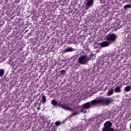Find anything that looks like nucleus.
<instances>
[{"instance_id":"nucleus-4","label":"nucleus","mask_w":131,"mask_h":131,"mask_svg":"<svg viewBox=\"0 0 131 131\" xmlns=\"http://www.w3.org/2000/svg\"><path fill=\"white\" fill-rule=\"evenodd\" d=\"M117 38V35L116 34H108V35L106 36V40H108L109 42H115Z\"/></svg>"},{"instance_id":"nucleus-18","label":"nucleus","mask_w":131,"mask_h":131,"mask_svg":"<svg viewBox=\"0 0 131 131\" xmlns=\"http://www.w3.org/2000/svg\"><path fill=\"white\" fill-rule=\"evenodd\" d=\"M55 123L56 126H59L61 125V124H63V122H60V121H56Z\"/></svg>"},{"instance_id":"nucleus-24","label":"nucleus","mask_w":131,"mask_h":131,"mask_svg":"<svg viewBox=\"0 0 131 131\" xmlns=\"http://www.w3.org/2000/svg\"><path fill=\"white\" fill-rule=\"evenodd\" d=\"M129 1V2H130V3H131V0H128Z\"/></svg>"},{"instance_id":"nucleus-23","label":"nucleus","mask_w":131,"mask_h":131,"mask_svg":"<svg viewBox=\"0 0 131 131\" xmlns=\"http://www.w3.org/2000/svg\"><path fill=\"white\" fill-rule=\"evenodd\" d=\"M130 129H131V123H130Z\"/></svg>"},{"instance_id":"nucleus-1","label":"nucleus","mask_w":131,"mask_h":131,"mask_svg":"<svg viewBox=\"0 0 131 131\" xmlns=\"http://www.w3.org/2000/svg\"><path fill=\"white\" fill-rule=\"evenodd\" d=\"M112 102H113L112 98L103 97L99 99H94L90 102H86L82 106L86 109L94 108L95 105L101 104V105H109Z\"/></svg>"},{"instance_id":"nucleus-10","label":"nucleus","mask_w":131,"mask_h":131,"mask_svg":"<svg viewBox=\"0 0 131 131\" xmlns=\"http://www.w3.org/2000/svg\"><path fill=\"white\" fill-rule=\"evenodd\" d=\"M47 102V97H46V95L42 96V99L41 101V103L42 104H45V103Z\"/></svg>"},{"instance_id":"nucleus-7","label":"nucleus","mask_w":131,"mask_h":131,"mask_svg":"<svg viewBox=\"0 0 131 131\" xmlns=\"http://www.w3.org/2000/svg\"><path fill=\"white\" fill-rule=\"evenodd\" d=\"M93 4H94V0H87V3L86 4V8H90V7L93 6Z\"/></svg>"},{"instance_id":"nucleus-13","label":"nucleus","mask_w":131,"mask_h":131,"mask_svg":"<svg viewBox=\"0 0 131 131\" xmlns=\"http://www.w3.org/2000/svg\"><path fill=\"white\" fill-rule=\"evenodd\" d=\"M131 90V86H126L124 88V91L126 92L130 91Z\"/></svg>"},{"instance_id":"nucleus-3","label":"nucleus","mask_w":131,"mask_h":131,"mask_svg":"<svg viewBox=\"0 0 131 131\" xmlns=\"http://www.w3.org/2000/svg\"><path fill=\"white\" fill-rule=\"evenodd\" d=\"M112 123L110 121H107L104 124V127L102 128V131H114V129L111 128Z\"/></svg>"},{"instance_id":"nucleus-15","label":"nucleus","mask_w":131,"mask_h":131,"mask_svg":"<svg viewBox=\"0 0 131 131\" xmlns=\"http://www.w3.org/2000/svg\"><path fill=\"white\" fill-rule=\"evenodd\" d=\"M82 106L83 107H81L80 112H81V113H86V108H85L84 106Z\"/></svg>"},{"instance_id":"nucleus-16","label":"nucleus","mask_w":131,"mask_h":131,"mask_svg":"<svg viewBox=\"0 0 131 131\" xmlns=\"http://www.w3.org/2000/svg\"><path fill=\"white\" fill-rule=\"evenodd\" d=\"M5 74V70L4 69H0V77L4 76Z\"/></svg>"},{"instance_id":"nucleus-5","label":"nucleus","mask_w":131,"mask_h":131,"mask_svg":"<svg viewBox=\"0 0 131 131\" xmlns=\"http://www.w3.org/2000/svg\"><path fill=\"white\" fill-rule=\"evenodd\" d=\"M61 108L62 109H64V110H66L67 111H73V109L71 108V107L70 106V104L69 103H67L66 104L61 105Z\"/></svg>"},{"instance_id":"nucleus-6","label":"nucleus","mask_w":131,"mask_h":131,"mask_svg":"<svg viewBox=\"0 0 131 131\" xmlns=\"http://www.w3.org/2000/svg\"><path fill=\"white\" fill-rule=\"evenodd\" d=\"M100 47L102 48H105L106 47H108V46H110V42L107 41H103L100 44Z\"/></svg>"},{"instance_id":"nucleus-20","label":"nucleus","mask_w":131,"mask_h":131,"mask_svg":"<svg viewBox=\"0 0 131 131\" xmlns=\"http://www.w3.org/2000/svg\"><path fill=\"white\" fill-rule=\"evenodd\" d=\"M60 73H61V75H63V74H65V73H66V71L64 70H62L60 71Z\"/></svg>"},{"instance_id":"nucleus-19","label":"nucleus","mask_w":131,"mask_h":131,"mask_svg":"<svg viewBox=\"0 0 131 131\" xmlns=\"http://www.w3.org/2000/svg\"><path fill=\"white\" fill-rule=\"evenodd\" d=\"M58 107H61L62 108V106H63V104H62V102H59L57 104Z\"/></svg>"},{"instance_id":"nucleus-22","label":"nucleus","mask_w":131,"mask_h":131,"mask_svg":"<svg viewBox=\"0 0 131 131\" xmlns=\"http://www.w3.org/2000/svg\"><path fill=\"white\" fill-rule=\"evenodd\" d=\"M37 110H38V111L40 110V107L38 106V107H37Z\"/></svg>"},{"instance_id":"nucleus-21","label":"nucleus","mask_w":131,"mask_h":131,"mask_svg":"<svg viewBox=\"0 0 131 131\" xmlns=\"http://www.w3.org/2000/svg\"><path fill=\"white\" fill-rule=\"evenodd\" d=\"M90 57L91 59H92V58H93V57H95V54H90Z\"/></svg>"},{"instance_id":"nucleus-14","label":"nucleus","mask_w":131,"mask_h":131,"mask_svg":"<svg viewBox=\"0 0 131 131\" xmlns=\"http://www.w3.org/2000/svg\"><path fill=\"white\" fill-rule=\"evenodd\" d=\"M51 104L53 105V106H56V105H58V102L57 100L53 99L51 100Z\"/></svg>"},{"instance_id":"nucleus-2","label":"nucleus","mask_w":131,"mask_h":131,"mask_svg":"<svg viewBox=\"0 0 131 131\" xmlns=\"http://www.w3.org/2000/svg\"><path fill=\"white\" fill-rule=\"evenodd\" d=\"M88 61H91V58L86 55H81L78 59V62L81 65H84L88 63Z\"/></svg>"},{"instance_id":"nucleus-8","label":"nucleus","mask_w":131,"mask_h":131,"mask_svg":"<svg viewBox=\"0 0 131 131\" xmlns=\"http://www.w3.org/2000/svg\"><path fill=\"white\" fill-rule=\"evenodd\" d=\"M74 51H75V49H73L71 47H68L66 49V50H64L63 52L64 53H68L69 52H74Z\"/></svg>"},{"instance_id":"nucleus-17","label":"nucleus","mask_w":131,"mask_h":131,"mask_svg":"<svg viewBox=\"0 0 131 131\" xmlns=\"http://www.w3.org/2000/svg\"><path fill=\"white\" fill-rule=\"evenodd\" d=\"M80 113V112H79V111H75V112H74L72 114V116H75L76 115H78Z\"/></svg>"},{"instance_id":"nucleus-11","label":"nucleus","mask_w":131,"mask_h":131,"mask_svg":"<svg viewBox=\"0 0 131 131\" xmlns=\"http://www.w3.org/2000/svg\"><path fill=\"white\" fill-rule=\"evenodd\" d=\"M115 93H121V88L120 86H117L114 89Z\"/></svg>"},{"instance_id":"nucleus-9","label":"nucleus","mask_w":131,"mask_h":131,"mask_svg":"<svg viewBox=\"0 0 131 131\" xmlns=\"http://www.w3.org/2000/svg\"><path fill=\"white\" fill-rule=\"evenodd\" d=\"M113 91H114L113 89H111L110 91H108L106 95L108 97H109L110 96H112V95H113V94H114V92Z\"/></svg>"},{"instance_id":"nucleus-12","label":"nucleus","mask_w":131,"mask_h":131,"mask_svg":"<svg viewBox=\"0 0 131 131\" xmlns=\"http://www.w3.org/2000/svg\"><path fill=\"white\" fill-rule=\"evenodd\" d=\"M130 8H131V4L125 5V6H124V10L125 11H126L127 9H130Z\"/></svg>"}]
</instances>
